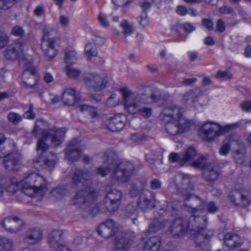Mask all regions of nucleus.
<instances>
[{
  "mask_svg": "<svg viewBox=\"0 0 251 251\" xmlns=\"http://www.w3.org/2000/svg\"><path fill=\"white\" fill-rule=\"evenodd\" d=\"M49 124L43 120H37L35 122L34 128L32 131L33 135L37 137L42 135L37 145V151L38 157L34 160L35 165L41 167L42 168L48 169L52 168L55 164L56 156L51 152L47 154V151L49 149V145L45 142L44 139L48 134L47 128Z\"/></svg>",
  "mask_w": 251,
  "mask_h": 251,
  "instance_id": "nucleus-1",
  "label": "nucleus"
},
{
  "mask_svg": "<svg viewBox=\"0 0 251 251\" xmlns=\"http://www.w3.org/2000/svg\"><path fill=\"white\" fill-rule=\"evenodd\" d=\"M187 222L189 231L192 232L191 235L197 245H201L209 241L213 235V231L206 228L207 218L206 216L192 215L187 219Z\"/></svg>",
  "mask_w": 251,
  "mask_h": 251,
  "instance_id": "nucleus-2",
  "label": "nucleus"
},
{
  "mask_svg": "<svg viewBox=\"0 0 251 251\" xmlns=\"http://www.w3.org/2000/svg\"><path fill=\"white\" fill-rule=\"evenodd\" d=\"M183 113V109L182 107L171 105L163 108L159 117L162 120H176L180 133H183L189 131L194 126L193 121L185 118Z\"/></svg>",
  "mask_w": 251,
  "mask_h": 251,
  "instance_id": "nucleus-3",
  "label": "nucleus"
},
{
  "mask_svg": "<svg viewBox=\"0 0 251 251\" xmlns=\"http://www.w3.org/2000/svg\"><path fill=\"white\" fill-rule=\"evenodd\" d=\"M82 187L74 196L73 204L84 210L88 214H92L95 210L93 202L98 192L91 185Z\"/></svg>",
  "mask_w": 251,
  "mask_h": 251,
  "instance_id": "nucleus-4",
  "label": "nucleus"
},
{
  "mask_svg": "<svg viewBox=\"0 0 251 251\" xmlns=\"http://www.w3.org/2000/svg\"><path fill=\"white\" fill-rule=\"evenodd\" d=\"M47 191L45 179L36 173H31L26 176L22 182V192L30 197L35 194L43 195Z\"/></svg>",
  "mask_w": 251,
  "mask_h": 251,
  "instance_id": "nucleus-5",
  "label": "nucleus"
},
{
  "mask_svg": "<svg viewBox=\"0 0 251 251\" xmlns=\"http://www.w3.org/2000/svg\"><path fill=\"white\" fill-rule=\"evenodd\" d=\"M241 125V121L224 126H221L217 123H208L201 126L200 132L204 140L210 141L230 130L240 127Z\"/></svg>",
  "mask_w": 251,
  "mask_h": 251,
  "instance_id": "nucleus-6",
  "label": "nucleus"
},
{
  "mask_svg": "<svg viewBox=\"0 0 251 251\" xmlns=\"http://www.w3.org/2000/svg\"><path fill=\"white\" fill-rule=\"evenodd\" d=\"M168 188L172 193L181 195L187 200L191 196V191L194 189V186L189 176L182 174L176 176L175 180L169 183Z\"/></svg>",
  "mask_w": 251,
  "mask_h": 251,
  "instance_id": "nucleus-7",
  "label": "nucleus"
},
{
  "mask_svg": "<svg viewBox=\"0 0 251 251\" xmlns=\"http://www.w3.org/2000/svg\"><path fill=\"white\" fill-rule=\"evenodd\" d=\"M125 109L131 114H134L136 107L140 104H148V97L145 95L139 97L135 93L126 88L121 89Z\"/></svg>",
  "mask_w": 251,
  "mask_h": 251,
  "instance_id": "nucleus-8",
  "label": "nucleus"
},
{
  "mask_svg": "<svg viewBox=\"0 0 251 251\" xmlns=\"http://www.w3.org/2000/svg\"><path fill=\"white\" fill-rule=\"evenodd\" d=\"M84 82L89 89L98 91L106 87L108 78L104 74L93 73L86 75Z\"/></svg>",
  "mask_w": 251,
  "mask_h": 251,
  "instance_id": "nucleus-9",
  "label": "nucleus"
},
{
  "mask_svg": "<svg viewBox=\"0 0 251 251\" xmlns=\"http://www.w3.org/2000/svg\"><path fill=\"white\" fill-rule=\"evenodd\" d=\"M106 191L107 192L103 200V204L108 212L116 211L121 204L122 192L115 189L110 191L107 189Z\"/></svg>",
  "mask_w": 251,
  "mask_h": 251,
  "instance_id": "nucleus-10",
  "label": "nucleus"
},
{
  "mask_svg": "<svg viewBox=\"0 0 251 251\" xmlns=\"http://www.w3.org/2000/svg\"><path fill=\"white\" fill-rule=\"evenodd\" d=\"M230 201L235 206L245 207L251 204V192L232 190L229 195Z\"/></svg>",
  "mask_w": 251,
  "mask_h": 251,
  "instance_id": "nucleus-11",
  "label": "nucleus"
},
{
  "mask_svg": "<svg viewBox=\"0 0 251 251\" xmlns=\"http://www.w3.org/2000/svg\"><path fill=\"white\" fill-rule=\"evenodd\" d=\"M188 222L185 218H179L175 219L171 224L169 232L174 239H177L184 236L189 231Z\"/></svg>",
  "mask_w": 251,
  "mask_h": 251,
  "instance_id": "nucleus-12",
  "label": "nucleus"
},
{
  "mask_svg": "<svg viewBox=\"0 0 251 251\" xmlns=\"http://www.w3.org/2000/svg\"><path fill=\"white\" fill-rule=\"evenodd\" d=\"M72 183L80 187L91 185L92 175L88 170L76 169L72 175Z\"/></svg>",
  "mask_w": 251,
  "mask_h": 251,
  "instance_id": "nucleus-13",
  "label": "nucleus"
},
{
  "mask_svg": "<svg viewBox=\"0 0 251 251\" xmlns=\"http://www.w3.org/2000/svg\"><path fill=\"white\" fill-rule=\"evenodd\" d=\"M22 155L19 153L7 154L3 158L2 163L5 169L9 171L19 170L22 165Z\"/></svg>",
  "mask_w": 251,
  "mask_h": 251,
  "instance_id": "nucleus-14",
  "label": "nucleus"
},
{
  "mask_svg": "<svg viewBox=\"0 0 251 251\" xmlns=\"http://www.w3.org/2000/svg\"><path fill=\"white\" fill-rule=\"evenodd\" d=\"M1 225L7 232L16 233L23 228L24 222L17 217H7L2 220Z\"/></svg>",
  "mask_w": 251,
  "mask_h": 251,
  "instance_id": "nucleus-15",
  "label": "nucleus"
},
{
  "mask_svg": "<svg viewBox=\"0 0 251 251\" xmlns=\"http://www.w3.org/2000/svg\"><path fill=\"white\" fill-rule=\"evenodd\" d=\"M237 144L232 152V156L237 165L241 166L246 162L247 150L243 142L238 139Z\"/></svg>",
  "mask_w": 251,
  "mask_h": 251,
  "instance_id": "nucleus-16",
  "label": "nucleus"
},
{
  "mask_svg": "<svg viewBox=\"0 0 251 251\" xmlns=\"http://www.w3.org/2000/svg\"><path fill=\"white\" fill-rule=\"evenodd\" d=\"M83 152L78 145L77 140L73 139L70 142L65 150V158L71 162L78 160Z\"/></svg>",
  "mask_w": 251,
  "mask_h": 251,
  "instance_id": "nucleus-17",
  "label": "nucleus"
},
{
  "mask_svg": "<svg viewBox=\"0 0 251 251\" xmlns=\"http://www.w3.org/2000/svg\"><path fill=\"white\" fill-rule=\"evenodd\" d=\"M57 40L56 39L42 40L41 49L49 60L55 57L58 53Z\"/></svg>",
  "mask_w": 251,
  "mask_h": 251,
  "instance_id": "nucleus-18",
  "label": "nucleus"
},
{
  "mask_svg": "<svg viewBox=\"0 0 251 251\" xmlns=\"http://www.w3.org/2000/svg\"><path fill=\"white\" fill-rule=\"evenodd\" d=\"M65 134V131L63 129L53 127L48 130L44 141L48 144V142L50 140L54 147H56L62 142Z\"/></svg>",
  "mask_w": 251,
  "mask_h": 251,
  "instance_id": "nucleus-19",
  "label": "nucleus"
},
{
  "mask_svg": "<svg viewBox=\"0 0 251 251\" xmlns=\"http://www.w3.org/2000/svg\"><path fill=\"white\" fill-rule=\"evenodd\" d=\"M117 231L116 224L112 220H109L101 223L97 228L99 234L106 239L115 235Z\"/></svg>",
  "mask_w": 251,
  "mask_h": 251,
  "instance_id": "nucleus-20",
  "label": "nucleus"
},
{
  "mask_svg": "<svg viewBox=\"0 0 251 251\" xmlns=\"http://www.w3.org/2000/svg\"><path fill=\"white\" fill-rule=\"evenodd\" d=\"M184 198V205L187 207L188 211L194 214L200 211L202 212L205 208L204 201L199 197L194 196L191 194L188 200H185Z\"/></svg>",
  "mask_w": 251,
  "mask_h": 251,
  "instance_id": "nucleus-21",
  "label": "nucleus"
},
{
  "mask_svg": "<svg viewBox=\"0 0 251 251\" xmlns=\"http://www.w3.org/2000/svg\"><path fill=\"white\" fill-rule=\"evenodd\" d=\"M126 120V117L125 115H116L106 122V128L113 132L121 130L125 126Z\"/></svg>",
  "mask_w": 251,
  "mask_h": 251,
  "instance_id": "nucleus-22",
  "label": "nucleus"
},
{
  "mask_svg": "<svg viewBox=\"0 0 251 251\" xmlns=\"http://www.w3.org/2000/svg\"><path fill=\"white\" fill-rule=\"evenodd\" d=\"M220 172L218 165L213 163H208L203 171L202 178L207 182H214L218 179Z\"/></svg>",
  "mask_w": 251,
  "mask_h": 251,
  "instance_id": "nucleus-23",
  "label": "nucleus"
},
{
  "mask_svg": "<svg viewBox=\"0 0 251 251\" xmlns=\"http://www.w3.org/2000/svg\"><path fill=\"white\" fill-rule=\"evenodd\" d=\"M23 50V44L21 42H16L8 47L4 51V56L7 59L14 60L22 57Z\"/></svg>",
  "mask_w": 251,
  "mask_h": 251,
  "instance_id": "nucleus-24",
  "label": "nucleus"
},
{
  "mask_svg": "<svg viewBox=\"0 0 251 251\" xmlns=\"http://www.w3.org/2000/svg\"><path fill=\"white\" fill-rule=\"evenodd\" d=\"M36 69L33 66L27 67L23 73V82L27 87L31 88L36 85L37 76Z\"/></svg>",
  "mask_w": 251,
  "mask_h": 251,
  "instance_id": "nucleus-25",
  "label": "nucleus"
},
{
  "mask_svg": "<svg viewBox=\"0 0 251 251\" xmlns=\"http://www.w3.org/2000/svg\"><path fill=\"white\" fill-rule=\"evenodd\" d=\"M19 189V183L15 178L9 180L4 177H0V197H2L5 190L9 192L15 193Z\"/></svg>",
  "mask_w": 251,
  "mask_h": 251,
  "instance_id": "nucleus-26",
  "label": "nucleus"
},
{
  "mask_svg": "<svg viewBox=\"0 0 251 251\" xmlns=\"http://www.w3.org/2000/svg\"><path fill=\"white\" fill-rule=\"evenodd\" d=\"M42 236V232L39 228H30L26 231L24 241L28 244L34 245L41 241Z\"/></svg>",
  "mask_w": 251,
  "mask_h": 251,
  "instance_id": "nucleus-27",
  "label": "nucleus"
},
{
  "mask_svg": "<svg viewBox=\"0 0 251 251\" xmlns=\"http://www.w3.org/2000/svg\"><path fill=\"white\" fill-rule=\"evenodd\" d=\"M243 242L242 239L237 234L227 232L225 235L224 244L229 249L232 250L239 248Z\"/></svg>",
  "mask_w": 251,
  "mask_h": 251,
  "instance_id": "nucleus-28",
  "label": "nucleus"
},
{
  "mask_svg": "<svg viewBox=\"0 0 251 251\" xmlns=\"http://www.w3.org/2000/svg\"><path fill=\"white\" fill-rule=\"evenodd\" d=\"M79 100V98L75 93V90L73 88L66 89L62 94V100L64 104L68 106L75 105L78 103Z\"/></svg>",
  "mask_w": 251,
  "mask_h": 251,
  "instance_id": "nucleus-29",
  "label": "nucleus"
},
{
  "mask_svg": "<svg viewBox=\"0 0 251 251\" xmlns=\"http://www.w3.org/2000/svg\"><path fill=\"white\" fill-rule=\"evenodd\" d=\"M202 92L199 89H194L185 93L182 96V102L184 104L192 105L197 101L202 96Z\"/></svg>",
  "mask_w": 251,
  "mask_h": 251,
  "instance_id": "nucleus-30",
  "label": "nucleus"
},
{
  "mask_svg": "<svg viewBox=\"0 0 251 251\" xmlns=\"http://www.w3.org/2000/svg\"><path fill=\"white\" fill-rule=\"evenodd\" d=\"M132 241L124 234L118 235L114 241V248L118 250H128L132 245Z\"/></svg>",
  "mask_w": 251,
  "mask_h": 251,
  "instance_id": "nucleus-31",
  "label": "nucleus"
},
{
  "mask_svg": "<svg viewBox=\"0 0 251 251\" xmlns=\"http://www.w3.org/2000/svg\"><path fill=\"white\" fill-rule=\"evenodd\" d=\"M153 199L154 196L151 191L147 190L142 192L140 194L137 202L138 207L142 210L148 208Z\"/></svg>",
  "mask_w": 251,
  "mask_h": 251,
  "instance_id": "nucleus-32",
  "label": "nucleus"
},
{
  "mask_svg": "<svg viewBox=\"0 0 251 251\" xmlns=\"http://www.w3.org/2000/svg\"><path fill=\"white\" fill-rule=\"evenodd\" d=\"M63 231L61 230H54L51 232L48 236V243L50 248L53 250L61 245L62 235Z\"/></svg>",
  "mask_w": 251,
  "mask_h": 251,
  "instance_id": "nucleus-33",
  "label": "nucleus"
},
{
  "mask_svg": "<svg viewBox=\"0 0 251 251\" xmlns=\"http://www.w3.org/2000/svg\"><path fill=\"white\" fill-rule=\"evenodd\" d=\"M238 139V138L233 136H227L225 139L223 144L220 149L219 153L222 155L226 156L230 151L231 146L233 147V149L234 148Z\"/></svg>",
  "mask_w": 251,
  "mask_h": 251,
  "instance_id": "nucleus-34",
  "label": "nucleus"
},
{
  "mask_svg": "<svg viewBox=\"0 0 251 251\" xmlns=\"http://www.w3.org/2000/svg\"><path fill=\"white\" fill-rule=\"evenodd\" d=\"M161 245V238L158 236H152L145 242L143 251H157Z\"/></svg>",
  "mask_w": 251,
  "mask_h": 251,
  "instance_id": "nucleus-35",
  "label": "nucleus"
},
{
  "mask_svg": "<svg viewBox=\"0 0 251 251\" xmlns=\"http://www.w3.org/2000/svg\"><path fill=\"white\" fill-rule=\"evenodd\" d=\"M143 9V12L141 15L137 18V20L140 25L144 27L149 25V20L147 16L146 10L150 9L151 3L148 1H144L140 4Z\"/></svg>",
  "mask_w": 251,
  "mask_h": 251,
  "instance_id": "nucleus-36",
  "label": "nucleus"
},
{
  "mask_svg": "<svg viewBox=\"0 0 251 251\" xmlns=\"http://www.w3.org/2000/svg\"><path fill=\"white\" fill-rule=\"evenodd\" d=\"M110 153H105V155L107 158V160L104 161V162L107 164V166L103 165L97 168L96 170V174L100 175L102 176H105L108 175L111 169V164L112 161L109 158V156L110 155Z\"/></svg>",
  "mask_w": 251,
  "mask_h": 251,
  "instance_id": "nucleus-37",
  "label": "nucleus"
},
{
  "mask_svg": "<svg viewBox=\"0 0 251 251\" xmlns=\"http://www.w3.org/2000/svg\"><path fill=\"white\" fill-rule=\"evenodd\" d=\"M165 121H167L165 128L168 134L171 135H176L178 134H181L176 120L170 119Z\"/></svg>",
  "mask_w": 251,
  "mask_h": 251,
  "instance_id": "nucleus-38",
  "label": "nucleus"
},
{
  "mask_svg": "<svg viewBox=\"0 0 251 251\" xmlns=\"http://www.w3.org/2000/svg\"><path fill=\"white\" fill-rule=\"evenodd\" d=\"M118 168L123 171L128 180L132 176L134 171V165L128 161L120 163L118 164Z\"/></svg>",
  "mask_w": 251,
  "mask_h": 251,
  "instance_id": "nucleus-39",
  "label": "nucleus"
},
{
  "mask_svg": "<svg viewBox=\"0 0 251 251\" xmlns=\"http://www.w3.org/2000/svg\"><path fill=\"white\" fill-rule=\"evenodd\" d=\"M165 226L166 223L164 221L154 219L150 223L147 231L149 233H154L163 229Z\"/></svg>",
  "mask_w": 251,
  "mask_h": 251,
  "instance_id": "nucleus-40",
  "label": "nucleus"
},
{
  "mask_svg": "<svg viewBox=\"0 0 251 251\" xmlns=\"http://www.w3.org/2000/svg\"><path fill=\"white\" fill-rule=\"evenodd\" d=\"M112 179L122 183L127 182L128 180L122 170L118 168V164L114 168L111 175Z\"/></svg>",
  "mask_w": 251,
  "mask_h": 251,
  "instance_id": "nucleus-41",
  "label": "nucleus"
},
{
  "mask_svg": "<svg viewBox=\"0 0 251 251\" xmlns=\"http://www.w3.org/2000/svg\"><path fill=\"white\" fill-rule=\"evenodd\" d=\"M147 104H140L136 107L137 109L134 112V114L139 113L145 118H148L152 114V108L150 107L144 106Z\"/></svg>",
  "mask_w": 251,
  "mask_h": 251,
  "instance_id": "nucleus-42",
  "label": "nucleus"
},
{
  "mask_svg": "<svg viewBox=\"0 0 251 251\" xmlns=\"http://www.w3.org/2000/svg\"><path fill=\"white\" fill-rule=\"evenodd\" d=\"M85 52L88 60L91 57L96 56L98 54V50L94 43H88L85 46Z\"/></svg>",
  "mask_w": 251,
  "mask_h": 251,
  "instance_id": "nucleus-43",
  "label": "nucleus"
},
{
  "mask_svg": "<svg viewBox=\"0 0 251 251\" xmlns=\"http://www.w3.org/2000/svg\"><path fill=\"white\" fill-rule=\"evenodd\" d=\"M13 247V242L6 237H0V251H10Z\"/></svg>",
  "mask_w": 251,
  "mask_h": 251,
  "instance_id": "nucleus-44",
  "label": "nucleus"
},
{
  "mask_svg": "<svg viewBox=\"0 0 251 251\" xmlns=\"http://www.w3.org/2000/svg\"><path fill=\"white\" fill-rule=\"evenodd\" d=\"M120 26L122 28L123 33L125 39L131 35L133 32V28L127 20L123 21L120 24Z\"/></svg>",
  "mask_w": 251,
  "mask_h": 251,
  "instance_id": "nucleus-45",
  "label": "nucleus"
},
{
  "mask_svg": "<svg viewBox=\"0 0 251 251\" xmlns=\"http://www.w3.org/2000/svg\"><path fill=\"white\" fill-rule=\"evenodd\" d=\"M65 61L67 65H72L77 60L76 53L74 50H68L65 52Z\"/></svg>",
  "mask_w": 251,
  "mask_h": 251,
  "instance_id": "nucleus-46",
  "label": "nucleus"
},
{
  "mask_svg": "<svg viewBox=\"0 0 251 251\" xmlns=\"http://www.w3.org/2000/svg\"><path fill=\"white\" fill-rule=\"evenodd\" d=\"M43 35L42 40L50 39L57 40L56 38L52 37L53 34L55 33V30L49 25H45L43 27Z\"/></svg>",
  "mask_w": 251,
  "mask_h": 251,
  "instance_id": "nucleus-47",
  "label": "nucleus"
},
{
  "mask_svg": "<svg viewBox=\"0 0 251 251\" xmlns=\"http://www.w3.org/2000/svg\"><path fill=\"white\" fill-rule=\"evenodd\" d=\"M196 155L197 151L193 147H189L184 154H182L183 160L181 162L185 164L186 161L192 159Z\"/></svg>",
  "mask_w": 251,
  "mask_h": 251,
  "instance_id": "nucleus-48",
  "label": "nucleus"
},
{
  "mask_svg": "<svg viewBox=\"0 0 251 251\" xmlns=\"http://www.w3.org/2000/svg\"><path fill=\"white\" fill-rule=\"evenodd\" d=\"M7 120L9 123L13 125H17L22 121L23 117L18 113L10 112L7 115Z\"/></svg>",
  "mask_w": 251,
  "mask_h": 251,
  "instance_id": "nucleus-49",
  "label": "nucleus"
},
{
  "mask_svg": "<svg viewBox=\"0 0 251 251\" xmlns=\"http://www.w3.org/2000/svg\"><path fill=\"white\" fill-rule=\"evenodd\" d=\"M208 163L205 157L201 156L196 160L193 161L191 164V166L196 168H201L204 170Z\"/></svg>",
  "mask_w": 251,
  "mask_h": 251,
  "instance_id": "nucleus-50",
  "label": "nucleus"
},
{
  "mask_svg": "<svg viewBox=\"0 0 251 251\" xmlns=\"http://www.w3.org/2000/svg\"><path fill=\"white\" fill-rule=\"evenodd\" d=\"M169 160L172 163L177 162L180 166H182L184 164L182 163V154H178L175 152H171L169 155Z\"/></svg>",
  "mask_w": 251,
  "mask_h": 251,
  "instance_id": "nucleus-51",
  "label": "nucleus"
},
{
  "mask_svg": "<svg viewBox=\"0 0 251 251\" xmlns=\"http://www.w3.org/2000/svg\"><path fill=\"white\" fill-rule=\"evenodd\" d=\"M71 65H67L65 72L67 75L72 78L77 77L80 74V71L76 69H75L71 67Z\"/></svg>",
  "mask_w": 251,
  "mask_h": 251,
  "instance_id": "nucleus-52",
  "label": "nucleus"
},
{
  "mask_svg": "<svg viewBox=\"0 0 251 251\" xmlns=\"http://www.w3.org/2000/svg\"><path fill=\"white\" fill-rule=\"evenodd\" d=\"M22 0H0V9L7 10Z\"/></svg>",
  "mask_w": 251,
  "mask_h": 251,
  "instance_id": "nucleus-53",
  "label": "nucleus"
},
{
  "mask_svg": "<svg viewBox=\"0 0 251 251\" xmlns=\"http://www.w3.org/2000/svg\"><path fill=\"white\" fill-rule=\"evenodd\" d=\"M3 149L6 151V153H7V154H12L13 153H11V152L15 149V144L14 141L12 139H8Z\"/></svg>",
  "mask_w": 251,
  "mask_h": 251,
  "instance_id": "nucleus-54",
  "label": "nucleus"
},
{
  "mask_svg": "<svg viewBox=\"0 0 251 251\" xmlns=\"http://www.w3.org/2000/svg\"><path fill=\"white\" fill-rule=\"evenodd\" d=\"M9 42V38L6 33L0 30V50L4 48Z\"/></svg>",
  "mask_w": 251,
  "mask_h": 251,
  "instance_id": "nucleus-55",
  "label": "nucleus"
},
{
  "mask_svg": "<svg viewBox=\"0 0 251 251\" xmlns=\"http://www.w3.org/2000/svg\"><path fill=\"white\" fill-rule=\"evenodd\" d=\"M119 101V98L115 94H112L106 101V105L109 107H114Z\"/></svg>",
  "mask_w": 251,
  "mask_h": 251,
  "instance_id": "nucleus-56",
  "label": "nucleus"
},
{
  "mask_svg": "<svg viewBox=\"0 0 251 251\" xmlns=\"http://www.w3.org/2000/svg\"><path fill=\"white\" fill-rule=\"evenodd\" d=\"M23 117L28 119H34L35 117V113L33 112V105L30 104L28 109L24 113Z\"/></svg>",
  "mask_w": 251,
  "mask_h": 251,
  "instance_id": "nucleus-57",
  "label": "nucleus"
},
{
  "mask_svg": "<svg viewBox=\"0 0 251 251\" xmlns=\"http://www.w3.org/2000/svg\"><path fill=\"white\" fill-rule=\"evenodd\" d=\"M11 33L15 36L22 37L24 35V30L19 25H15L12 27Z\"/></svg>",
  "mask_w": 251,
  "mask_h": 251,
  "instance_id": "nucleus-58",
  "label": "nucleus"
},
{
  "mask_svg": "<svg viewBox=\"0 0 251 251\" xmlns=\"http://www.w3.org/2000/svg\"><path fill=\"white\" fill-rule=\"evenodd\" d=\"M216 77L220 79H231L232 78V75L227 71L225 72L219 71L217 73Z\"/></svg>",
  "mask_w": 251,
  "mask_h": 251,
  "instance_id": "nucleus-59",
  "label": "nucleus"
},
{
  "mask_svg": "<svg viewBox=\"0 0 251 251\" xmlns=\"http://www.w3.org/2000/svg\"><path fill=\"white\" fill-rule=\"evenodd\" d=\"M52 193L54 196L60 197L66 195L67 191L64 187H59L54 189L52 191Z\"/></svg>",
  "mask_w": 251,
  "mask_h": 251,
  "instance_id": "nucleus-60",
  "label": "nucleus"
},
{
  "mask_svg": "<svg viewBox=\"0 0 251 251\" xmlns=\"http://www.w3.org/2000/svg\"><path fill=\"white\" fill-rule=\"evenodd\" d=\"M226 29V26L225 23L222 19H219L216 23V28L215 29V32H223Z\"/></svg>",
  "mask_w": 251,
  "mask_h": 251,
  "instance_id": "nucleus-61",
  "label": "nucleus"
},
{
  "mask_svg": "<svg viewBox=\"0 0 251 251\" xmlns=\"http://www.w3.org/2000/svg\"><path fill=\"white\" fill-rule=\"evenodd\" d=\"M182 28L187 33H190L196 29L195 26L189 22L183 23L182 25Z\"/></svg>",
  "mask_w": 251,
  "mask_h": 251,
  "instance_id": "nucleus-62",
  "label": "nucleus"
},
{
  "mask_svg": "<svg viewBox=\"0 0 251 251\" xmlns=\"http://www.w3.org/2000/svg\"><path fill=\"white\" fill-rule=\"evenodd\" d=\"M125 211L127 215L135 214L137 212L136 206L133 204L129 203L126 205Z\"/></svg>",
  "mask_w": 251,
  "mask_h": 251,
  "instance_id": "nucleus-63",
  "label": "nucleus"
},
{
  "mask_svg": "<svg viewBox=\"0 0 251 251\" xmlns=\"http://www.w3.org/2000/svg\"><path fill=\"white\" fill-rule=\"evenodd\" d=\"M146 160L151 164H154L156 160V154L154 152L150 151L145 155Z\"/></svg>",
  "mask_w": 251,
  "mask_h": 251,
  "instance_id": "nucleus-64",
  "label": "nucleus"
}]
</instances>
